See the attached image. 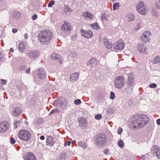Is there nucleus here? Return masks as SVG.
I'll use <instances>...</instances> for the list:
<instances>
[{
  "instance_id": "a878e982",
  "label": "nucleus",
  "mask_w": 160,
  "mask_h": 160,
  "mask_svg": "<svg viewBox=\"0 0 160 160\" xmlns=\"http://www.w3.org/2000/svg\"><path fill=\"white\" fill-rule=\"evenodd\" d=\"M120 7V5L118 2L114 3L113 4V10L118 9Z\"/></svg>"
},
{
  "instance_id": "f257e3e1",
  "label": "nucleus",
  "mask_w": 160,
  "mask_h": 160,
  "mask_svg": "<svg viewBox=\"0 0 160 160\" xmlns=\"http://www.w3.org/2000/svg\"><path fill=\"white\" fill-rule=\"evenodd\" d=\"M52 37V33L48 30L41 31L38 35V38L40 42L44 45L49 44Z\"/></svg>"
},
{
  "instance_id": "6ab92c4d",
  "label": "nucleus",
  "mask_w": 160,
  "mask_h": 160,
  "mask_svg": "<svg viewBox=\"0 0 160 160\" xmlns=\"http://www.w3.org/2000/svg\"><path fill=\"white\" fill-rule=\"evenodd\" d=\"M105 46L108 50L111 49L112 46V44L106 38H104L103 39Z\"/></svg>"
},
{
  "instance_id": "9b49d317",
  "label": "nucleus",
  "mask_w": 160,
  "mask_h": 160,
  "mask_svg": "<svg viewBox=\"0 0 160 160\" xmlns=\"http://www.w3.org/2000/svg\"><path fill=\"white\" fill-rule=\"evenodd\" d=\"M98 63V60L95 58H92L87 63L88 66H90L91 67H96Z\"/></svg>"
},
{
  "instance_id": "5701e85b",
  "label": "nucleus",
  "mask_w": 160,
  "mask_h": 160,
  "mask_svg": "<svg viewBox=\"0 0 160 160\" xmlns=\"http://www.w3.org/2000/svg\"><path fill=\"white\" fill-rule=\"evenodd\" d=\"M20 112L21 110L18 108H14L12 111L13 114L15 116H18L20 115Z\"/></svg>"
},
{
  "instance_id": "412c9836",
  "label": "nucleus",
  "mask_w": 160,
  "mask_h": 160,
  "mask_svg": "<svg viewBox=\"0 0 160 160\" xmlns=\"http://www.w3.org/2000/svg\"><path fill=\"white\" fill-rule=\"evenodd\" d=\"M61 29L63 31H70L71 30V28L69 26L68 23L66 22H64V24L61 27Z\"/></svg>"
},
{
  "instance_id": "2f4dec72",
  "label": "nucleus",
  "mask_w": 160,
  "mask_h": 160,
  "mask_svg": "<svg viewBox=\"0 0 160 160\" xmlns=\"http://www.w3.org/2000/svg\"><path fill=\"white\" fill-rule=\"evenodd\" d=\"M64 10L65 12H71L72 11V10L68 6H65Z\"/></svg>"
},
{
  "instance_id": "dca6fc26",
  "label": "nucleus",
  "mask_w": 160,
  "mask_h": 160,
  "mask_svg": "<svg viewBox=\"0 0 160 160\" xmlns=\"http://www.w3.org/2000/svg\"><path fill=\"white\" fill-rule=\"evenodd\" d=\"M46 73L45 70L43 69H40L38 70V76L39 79H43L45 76Z\"/></svg>"
},
{
  "instance_id": "4468645a",
  "label": "nucleus",
  "mask_w": 160,
  "mask_h": 160,
  "mask_svg": "<svg viewBox=\"0 0 160 160\" xmlns=\"http://www.w3.org/2000/svg\"><path fill=\"white\" fill-rule=\"evenodd\" d=\"M152 151H153L154 153L160 159V148L157 146H154L152 149Z\"/></svg>"
},
{
  "instance_id": "aec40b11",
  "label": "nucleus",
  "mask_w": 160,
  "mask_h": 160,
  "mask_svg": "<svg viewBox=\"0 0 160 160\" xmlns=\"http://www.w3.org/2000/svg\"><path fill=\"white\" fill-rule=\"evenodd\" d=\"M18 49L21 52H23L26 49V44L24 42H20L18 45Z\"/></svg>"
},
{
  "instance_id": "e433bc0d",
  "label": "nucleus",
  "mask_w": 160,
  "mask_h": 160,
  "mask_svg": "<svg viewBox=\"0 0 160 160\" xmlns=\"http://www.w3.org/2000/svg\"><path fill=\"white\" fill-rule=\"evenodd\" d=\"M74 103L75 104L79 105L81 103V102L80 99H78L75 100L74 101Z\"/></svg>"
},
{
  "instance_id": "864d4df0",
  "label": "nucleus",
  "mask_w": 160,
  "mask_h": 160,
  "mask_svg": "<svg viewBox=\"0 0 160 160\" xmlns=\"http://www.w3.org/2000/svg\"><path fill=\"white\" fill-rule=\"evenodd\" d=\"M155 7L157 8H160V6L158 4V3L156 4H155Z\"/></svg>"
},
{
  "instance_id": "680f3d73",
  "label": "nucleus",
  "mask_w": 160,
  "mask_h": 160,
  "mask_svg": "<svg viewBox=\"0 0 160 160\" xmlns=\"http://www.w3.org/2000/svg\"><path fill=\"white\" fill-rule=\"evenodd\" d=\"M103 15H102V17H103Z\"/></svg>"
},
{
  "instance_id": "09e8293b",
  "label": "nucleus",
  "mask_w": 160,
  "mask_h": 160,
  "mask_svg": "<svg viewBox=\"0 0 160 160\" xmlns=\"http://www.w3.org/2000/svg\"><path fill=\"white\" fill-rule=\"evenodd\" d=\"M1 82L4 85L6 84L7 83V82L6 80H4L2 79L1 80Z\"/></svg>"
},
{
  "instance_id": "ddd939ff",
  "label": "nucleus",
  "mask_w": 160,
  "mask_h": 160,
  "mask_svg": "<svg viewBox=\"0 0 160 160\" xmlns=\"http://www.w3.org/2000/svg\"><path fill=\"white\" fill-rule=\"evenodd\" d=\"M105 136L102 134L99 135L96 140L97 143L101 145H103L106 141Z\"/></svg>"
},
{
  "instance_id": "a18cd8bd",
  "label": "nucleus",
  "mask_w": 160,
  "mask_h": 160,
  "mask_svg": "<svg viewBox=\"0 0 160 160\" xmlns=\"http://www.w3.org/2000/svg\"><path fill=\"white\" fill-rule=\"evenodd\" d=\"M71 144V142L70 141H67L66 142H65L64 144V145L65 146H66L68 145H70Z\"/></svg>"
},
{
  "instance_id": "0eeeda50",
  "label": "nucleus",
  "mask_w": 160,
  "mask_h": 160,
  "mask_svg": "<svg viewBox=\"0 0 160 160\" xmlns=\"http://www.w3.org/2000/svg\"><path fill=\"white\" fill-rule=\"evenodd\" d=\"M148 117L143 114H141V127H145L149 122Z\"/></svg>"
},
{
  "instance_id": "4c0bfd02",
  "label": "nucleus",
  "mask_w": 160,
  "mask_h": 160,
  "mask_svg": "<svg viewBox=\"0 0 160 160\" xmlns=\"http://www.w3.org/2000/svg\"><path fill=\"white\" fill-rule=\"evenodd\" d=\"M60 111L57 108L52 110L50 114L54 113L56 112H59Z\"/></svg>"
},
{
  "instance_id": "7c9ffc66",
  "label": "nucleus",
  "mask_w": 160,
  "mask_h": 160,
  "mask_svg": "<svg viewBox=\"0 0 160 160\" xmlns=\"http://www.w3.org/2000/svg\"><path fill=\"white\" fill-rule=\"evenodd\" d=\"M78 144L79 146L82 147L83 148H86L87 147L86 143L83 142H79Z\"/></svg>"
},
{
  "instance_id": "79ce46f5",
  "label": "nucleus",
  "mask_w": 160,
  "mask_h": 160,
  "mask_svg": "<svg viewBox=\"0 0 160 160\" xmlns=\"http://www.w3.org/2000/svg\"><path fill=\"white\" fill-rule=\"evenodd\" d=\"M157 85L155 83H152L150 85L149 87L151 88H156Z\"/></svg>"
},
{
  "instance_id": "4d7b16f0",
  "label": "nucleus",
  "mask_w": 160,
  "mask_h": 160,
  "mask_svg": "<svg viewBox=\"0 0 160 160\" xmlns=\"http://www.w3.org/2000/svg\"><path fill=\"white\" fill-rule=\"evenodd\" d=\"M84 120H85L84 122H83L82 124H84V125H85V124H87V122H86V119H85Z\"/></svg>"
},
{
  "instance_id": "5fc2aeb1",
  "label": "nucleus",
  "mask_w": 160,
  "mask_h": 160,
  "mask_svg": "<svg viewBox=\"0 0 160 160\" xmlns=\"http://www.w3.org/2000/svg\"><path fill=\"white\" fill-rule=\"evenodd\" d=\"M157 122L158 125H160V119H158L157 120Z\"/></svg>"
},
{
  "instance_id": "58836bf2",
  "label": "nucleus",
  "mask_w": 160,
  "mask_h": 160,
  "mask_svg": "<svg viewBox=\"0 0 160 160\" xmlns=\"http://www.w3.org/2000/svg\"><path fill=\"white\" fill-rule=\"evenodd\" d=\"M95 118L97 120H99L102 118V115L101 114H98L96 116H95Z\"/></svg>"
},
{
  "instance_id": "49530a36",
  "label": "nucleus",
  "mask_w": 160,
  "mask_h": 160,
  "mask_svg": "<svg viewBox=\"0 0 160 160\" xmlns=\"http://www.w3.org/2000/svg\"><path fill=\"white\" fill-rule=\"evenodd\" d=\"M37 18V15L36 14H34L32 17V19L34 20L36 19Z\"/></svg>"
},
{
  "instance_id": "cd10ccee",
  "label": "nucleus",
  "mask_w": 160,
  "mask_h": 160,
  "mask_svg": "<svg viewBox=\"0 0 160 160\" xmlns=\"http://www.w3.org/2000/svg\"><path fill=\"white\" fill-rule=\"evenodd\" d=\"M134 122H133V128L134 129L138 128L140 127V123L139 122H138V120L136 122L135 121H133Z\"/></svg>"
},
{
  "instance_id": "20e7f679",
  "label": "nucleus",
  "mask_w": 160,
  "mask_h": 160,
  "mask_svg": "<svg viewBox=\"0 0 160 160\" xmlns=\"http://www.w3.org/2000/svg\"><path fill=\"white\" fill-rule=\"evenodd\" d=\"M152 36L151 32L148 31H145L141 37V39L145 43H146L150 42Z\"/></svg>"
},
{
  "instance_id": "c03bdc74",
  "label": "nucleus",
  "mask_w": 160,
  "mask_h": 160,
  "mask_svg": "<svg viewBox=\"0 0 160 160\" xmlns=\"http://www.w3.org/2000/svg\"><path fill=\"white\" fill-rule=\"evenodd\" d=\"M16 142L15 140L13 138H12L10 140V142L11 144H13L15 143Z\"/></svg>"
},
{
  "instance_id": "393cba45",
  "label": "nucleus",
  "mask_w": 160,
  "mask_h": 160,
  "mask_svg": "<svg viewBox=\"0 0 160 160\" xmlns=\"http://www.w3.org/2000/svg\"><path fill=\"white\" fill-rule=\"evenodd\" d=\"M21 15V13L16 11L13 12V14L12 15V16L16 19H18Z\"/></svg>"
},
{
  "instance_id": "7ed1b4c3",
  "label": "nucleus",
  "mask_w": 160,
  "mask_h": 160,
  "mask_svg": "<svg viewBox=\"0 0 160 160\" xmlns=\"http://www.w3.org/2000/svg\"><path fill=\"white\" fill-rule=\"evenodd\" d=\"M114 84L117 88H122L125 85L124 77L120 76L116 77L115 80Z\"/></svg>"
},
{
  "instance_id": "3c124183",
  "label": "nucleus",
  "mask_w": 160,
  "mask_h": 160,
  "mask_svg": "<svg viewBox=\"0 0 160 160\" xmlns=\"http://www.w3.org/2000/svg\"><path fill=\"white\" fill-rule=\"evenodd\" d=\"M18 30L16 28H13L12 30V32L14 33H15L17 32Z\"/></svg>"
},
{
  "instance_id": "4be33fe9",
  "label": "nucleus",
  "mask_w": 160,
  "mask_h": 160,
  "mask_svg": "<svg viewBox=\"0 0 160 160\" xmlns=\"http://www.w3.org/2000/svg\"><path fill=\"white\" fill-rule=\"evenodd\" d=\"M46 143L48 145L50 146H52L54 143L53 138L50 136L48 137L47 139Z\"/></svg>"
},
{
  "instance_id": "f3484780",
  "label": "nucleus",
  "mask_w": 160,
  "mask_h": 160,
  "mask_svg": "<svg viewBox=\"0 0 160 160\" xmlns=\"http://www.w3.org/2000/svg\"><path fill=\"white\" fill-rule=\"evenodd\" d=\"M26 156V160H37L35 156L32 152H28Z\"/></svg>"
},
{
  "instance_id": "39448f33",
  "label": "nucleus",
  "mask_w": 160,
  "mask_h": 160,
  "mask_svg": "<svg viewBox=\"0 0 160 160\" xmlns=\"http://www.w3.org/2000/svg\"><path fill=\"white\" fill-rule=\"evenodd\" d=\"M40 54L39 51L38 50H29L27 51L26 55L31 59H35L39 56Z\"/></svg>"
},
{
  "instance_id": "6e6552de",
  "label": "nucleus",
  "mask_w": 160,
  "mask_h": 160,
  "mask_svg": "<svg viewBox=\"0 0 160 160\" xmlns=\"http://www.w3.org/2000/svg\"><path fill=\"white\" fill-rule=\"evenodd\" d=\"M124 43L122 40H118L114 44V48L116 50H121L123 49L124 47Z\"/></svg>"
},
{
  "instance_id": "13d9d810",
  "label": "nucleus",
  "mask_w": 160,
  "mask_h": 160,
  "mask_svg": "<svg viewBox=\"0 0 160 160\" xmlns=\"http://www.w3.org/2000/svg\"><path fill=\"white\" fill-rule=\"evenodd\" d=\"M10 52H14V50H13V49L12 48H11L10 49Z\"/></svg>"
},
{
  "instance_id": "de8ad7c7",
  "label": "nucleus",
  "mask_w": 160,
  "mask_h": 160,
  "mask_svg": "<svg viewBox=\"0 0 160 160\" xmlns=\"http://www.w3.org/2000/svg\"><path fill=\"white\" fill-rule=\"evenodd\" d=\"M109 152V150L108 149H106L103 150V153L104 154H107Z\"/></svg>"
},
{
  "instance_id": "c85d7f7f",
  "label": "nucleus",
  "mask_w": 160,
  "mask_h": 160,
  "mask_svg": "<svg viewBox=\"0 0 160 160\" xmlns=\"http://www.w3.org/2000/svg\"><path fill=\"white\" fill-rule=\"evenodd\" d=\"M90 26L94 29L98 30L100 28L98 23H94L90 25Z\"/></svg>"
},
{
  "instance_id": "c9c22d12",
  "label": "nucleus",
  "mask_w": 160,
  "mask_h": 160,
  "mask_svg": "<svg viewBox=\"0 0 160 160\" xmlns=\"http://www.w3.org/2000/svg\"><path fill=\"white\" fill-rule=\"evenodd\" d=\"M55 3V1L54 0H52L50 1L48 4V7H51Z\"/></svg>"
},
{
  "instance_id": "6e6d98bb",
  "label": "nucleus",
  "mask_w": 160,
  "mask_h": 160,
  "mask_svg": "<svg viewBox=\"0 0 160 160\" xmlns=\"http://www.w3.org/2000/svg\"><path fill=\"white\" fill-rule=\"evenodd\" d=\"M40 138L42 140H43L45 139V137L43 136H41L40 137Z\"/></svg>"
},
{
  "instance_id": "c756f323",
  "label": "nucleus",
  "mask_w": 160,
  "mask_h": 160,
  "mask_svg": "<svg viewBox=\"0 0 160 160\" xmlns=\"http://www.w3.org/2000/svg\"><path fill=\"white\" fill-rule=\"evenodd\" d=\"M154 64L159 63L160 64V56L156 57L153 62Z\"/></svg>"
},
{
  "instance_id": "9d476101",
  "label": "nucleus",
  "mask_w": 160,
  "mask_h": 160,
  "mask_svg": "<svg viewBox=\"0 0 160 160\" xmlns=\"http://www.w3.org/2000/svg\"><path fill=\"white\" fill-rule=\"evenodd\" d=\"M80 32L82 36H84L87 38H91L93 34L92 32L90 30H84L83 29H81Z\"/></svg>"
},
{
  "instance_id": "b1692460",
  "label": "nucleus",
  "mask_w": 160,
  "mask_h": 160,
  "mask_svg": "<svg viewBox=\"0 0 160 160\" xmlns=\"http://www.w3.org/2000/svg\"><path fill=\"white\" fill-rule=\"evenodd\" d=\"M79 76V73L75 72L73 73L71 75L70 77V78L71 79V80H77Z\"/></svg>"
},
{
  "instance_id": "052dcab7",
  "label": "nucleus",
  "mask_w": 160,
  "mask_h": 160,
  "mask_svg": "<svg viewBox=\"0 0 160 160\" xmlns=\"http://www.w3.org/2000/svg\"><path fill=\"white\" fill-rule=\"evenodd\" d=\"M158 1H159V3H160V0H158Z\"/></svg>"
},
{
  "instance_id": "37998d69",
  "label": "nucleus",
  "mask_w": 160,
  "mask_h": 160,
  "mask_svg": "<svg viewBox=\"0 0 160 160\" xmlns=\"http://www.w3.org/2000/svg\"><path fill=\"white\" fill-rule=\"evenodd\" d=\"M122 132V129L120 127H119L118 128V133L119 134H121V133Z\"/></svg>"
},
{
  "instance_id": "8fccbe9b",
  "label": "nucleus",
  "mask_w": 160,
  "mask_h": 160,
  "mask_svg": "<svg viewBox=\"0 0 160 160\" xmlns=\"http://www.w3.org/2000/svg\"><path fill=\"white\" fill-rule=\"evenodd\" d=\"M30 68L29 67V68H27L26 70V72L28 74V73H29V72H30Z\"/></svg>"
},
{
  "instance_id": "bf43d9fd",
  "label": "nucleus",
  "mask_w": 160,
  "mask_h": 160,
  "mask_svg": "<svg viewBox=\"0 0 160 160\" xmlns=\"http://www.w3.org/2000/svg\"><path fill=\"white\" fill-rule=\"evenodd\" d=\"M2 54L0 52V60L2 58Z\"/></svg>"
},
{
  "instance_id": "72a5a7b5",
  "label": "nucleus",
  "mask_w": 160,
  "mask_h": 160,
  "mask_svg": "<svg viewBox=\"0 0 160 160\" xmlns=\"http://www.w3.org/2000/svg\"><path fill=\"white\" fill-rule=\"evenodd\" d=\"M152 11L153 16L156 17H157L158 16V13L157 12V11L155 8H152Z\"/></svg>"
},
{
  "instance_id": "423d86ee",
  "label": "nucleus",
  "mask_w": 160,
  "mask_h": 160,
  "mask_svg": "<svg viewBox=\"0 0 160 160\" xmlns=\"http://www.w3.org/2000/svg\"><path fill=\"white\" fill-rule=\"evenodd\" d=\"M9 125L6 121H2L0 122V132H6L9 129Z\"/></svg>"
},
{
  "instance_id": "ea45409f",
  "label": "nucleus",
  "mask_w": 160,
  "mask_h": 160,
  "mask_svg": "<svg viewBox=\"0 0 160 160\" xmlns=\"http://www.w3.org/2000/svg\"><path fill=\"white\" fill-rule=\"evenodd\" d=\"M115 98V94L112 92H111L110 93V98L111 99H113Z\"/></svg>"
},
{
  "instance_id": "f03ea898",
  "label": "nucleus",
  "mask_w": 160,
  "mask_h": 160,
  "mask_svg": "<svg viewBox=\"0 0 160 160\" xmlns=\"http://www.w3.org/2000/svg\"><path fill=\"white\" fill-rule=\"evenodd\" d=\"M18 136L21 140L25 142L30 140L32 137L30 132L24 129H22L19 132Z\"/></svg>"
},
{
  "instance_id": "f8f14e48",
  "label": "nucleus",
  "mask_w": 160,
  "mask_h": 160,
  "mask_svg": "<svg viewBox=\"0 0 160 160\" xmlns=\"http://www.w3.org/2000/svg\"><path fill=\"white\" fill-rule=\"evenodd\" d=\"M135 80L133 74H129L128 75V80L127 82V84L128 87L132 86L133 83L135 82Z\"/></svg>"
},
{
  "instance_id": "a19ab883",
  "label": "nucleus",
  "mask_w": 160,
  "mask_h": 160,
  "mask_svg": "<svg viewBox=\"0 0 160 160\" xmlns=\"http://www.w3.org/2000/svg\"><path fill=\"white\" fill-rule=\"evenodd\" d=\"M140 3H138L136 6V10L139 13H140Z\"/></svg>"
},
{
  "instance_id": "473e14b6",
  "label": "nucleus",
  "mask_w": 160,
  "mask_h": 160,
  "mask_svg": "<svg viewBox=\"0 0 160 160\" xmlns=\"http://www.w3.org/2000/svg\"><path fill=\"white\" fill-rule=\"evenodd\" d=\"M123 141L122 140H120L118 142V145L120 148H122L124 145Z\"/></svg>"
},
{
  "instance_id": "2eb2a0df",
  "label": "nucleus",
  "mask_w": 160,
  "mask_h": 160,
  "mask_svg": "<svg viewBox=\"0 0 160 160\" xmlns=\"http://www.w3.org/2000/svg\"><path fill=\"white\" fill-rule=\"evenodd\" d=\"M51 58L54 60H58L59 62L61 63L62 60L61 59V57L58 54L52 53L50 56Z\"/></svg>"
},
{
  "instance_id": "1a4fd4ad",
  "label": "nucleus",
  "mask_w": 160,
  "mask_h": 160,
  "mask_svg": "<svg viewBox=\"0 0 160 160\" xmlns=\"http://www.w3.org/2000/svg\"><path fill=\"white\" fill-rule=\"evenodd\" d=\"M149 10V7L143 2H141V14L145 15Z\"/></svg>"
},
{
  "instance_id": "a211bd4d",
  "label": "nucleus",
  "mask_w": 160,
  "mask_h": 160,
  "mask_svg": "<svg viewBox=\"0 0 160 160\" xmlns=\"http://www.w3.org/2000/svg\"><path fill=\"white\" fill-rule=\"evenodd\" d=\"M82 15L83 17L86 19L91 20L93 18V15L91 13L88 12L83 13Z\"/></svg>"
},
{
  "instance_id": "f704fd0d",
  "label": "nucleus",
  "mask_w": 160,
  "mask_h": 160,
  "mask_svg": "<svg viewBox=\"0 0 160 160\" xmlns=\"http://www.w3.org/2000/svg\"><path fill=\"white\" fill-rule=\"evenodd\" d=\"M128 18L129 21H131L134 19V17L132 14H129L128 16Z\"/></svg>"
},
{
  "instance_id": "603ef678",
  "label": "nucleus",
  "mask_w": 160,
  "mask_h": 160,
  "mask_svg": "<svg viewBox=\"0 0 160 160\" xmlns=\"http://www.w3.org/2000/svg\"><path fill=\"white\" fill-rule=\"evenodd\" d=\"M24 38L25 39H27L28 38V35L27 33H25L24 34Z\"/></svg>"
},
{
  "instance_id": "bb28decb",
  "label": "nucleus",
  "mask_w": 160,
  "mask_h": 160,
  "mask_svg": "<svg viewBox=\"0 0 160 160\" xmlns=\"http://www.w3.org/2000/svg\"><path fill=\"white\" fill-rule=\"evenodd\" d=\"M66 156L64 153H62L58 158V160H65Z\"/></svg>"
}]
</instances>
